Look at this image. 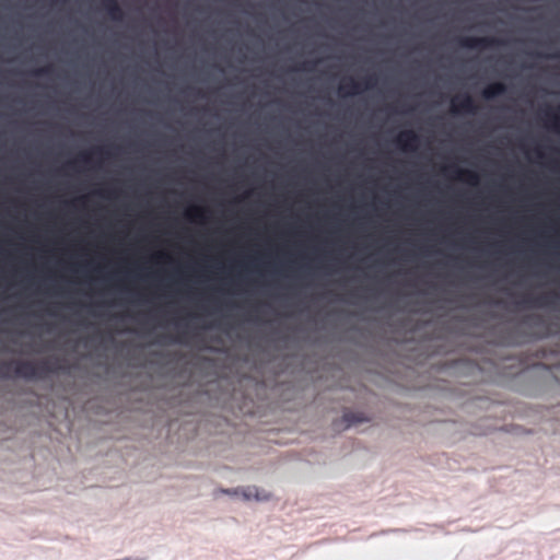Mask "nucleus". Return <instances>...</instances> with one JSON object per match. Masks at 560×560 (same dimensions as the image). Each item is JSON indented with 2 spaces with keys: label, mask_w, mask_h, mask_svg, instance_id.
Listing matches in <instances>:
<instances>
[{
  "label": "nucleus",
  "mask_w": 560,
  "mask_h": 560,
  "mask_svg": "<svg viewBox=\"0 0 560 560\" xmlns=\"http://www.w3.org/2000/svg\"><path fill=\"white\" fill-rule=\"evenodd\" d=\"M343 421L346 422V428H349L357 423L363 422L364 419L359 413L346 412L343 415Z\"/></svg>",
  "instance_id": "ddd939ff"
},
{
  "label": "nucleus",
  "mask_w": 560,
  "mask_h": 560,
  "mask_svg": "<svg viewBox=\"0 0 560 560\" xmlns=\"http://www.w3.org/2000/svg\"><path fill=\"white\" fill-rule=\"evenodd\" d=\"M546 58H549V59H560V52L552 54V55H547Z\"/></svg>",
  "instance_id": "6ab92c4d"
},
{
  "label": "nucleus",
  "mask_w": 560,
  "mask_h": 560,
  "mask_svg": "<svg viewBox=\"0 0 560 560\" xmlns=\"http://www.w3.org/2000/svg\"><path fill=\"white\" fill-rule=\"evenodd\" d=\"M451 109L454 114H475L477 110V106L474 98L469 94H465L462 96H456L452 100Z\"/></svg>",
  "instance_id": "20e7f679"
},
{
  "label": "nucleus",
  "mask_w": 560,
  "mask_h": 560,
  "mask_svg": "<svg viewBox=\"0 0 560 560\" xmlns=\"http://www.w3.org/2000/svg\"><path fill=\"white\" fill-rule=\"evenodd\" d=\"M103 9L113 21H121L124 12L117 0H102Z\"/></svg>",
  "instance_id": "1a4fd4ad"
},
{
  "label": "nucleus",
  "mask_w": 560,
  "mask_h": 560,
  "mask_svg": "<svg viewBox=\"0 0 560 560\" xmlns=\"http://www.w3.org/2000/svg\"><path fill=\"white\" fill-rule=\"evenodd\" d=\"M458 44L469 49H488L501 45L502 42L494 37H462Z\"/></svg>",
  "instance_id": "7ed1b4c3"
},
{
  "label": "nucleus",
  "mask_w": 560,
  "mask_h": 560,
  "mask_svg": "<svg viewBox=\"0 0 560 560\" xmlns=\"http://www.w3.org/2000/svg\"><path fill=\"white\" fill-rule=\"evenodd\" d=\"M444 170L452 171L457 179L466 182L470 185H477L479 182V176L476 172L469 170H462L457 166H447Z\"/></svg>",
  "instance_id": "0eeeda50"
},
{
  "label": "nucleus",
  "mask_w": 560,
  "mask_h": 560,
  "mask_svg": "<svg viewBox=\"0 0 560 560\" xmlns=\"http://www.w3.org/2000/svg\"><path fill=\"white\" fill-rule=\"evenodd\" d=\"M50 368L48 362L42 361L34 363L31 361H14V375L25 380H36L40 377L42 372H48Z\"/></svg>",
  "instance_id": "f257e3e1"
},
{
  "label": "nucleus",
  "mask_w": 560,
  "mask_h": 560,
  "mask_svg": "<svg viewBox=\"0 0 560 560\" xmlns=\"http://www.w3.org/2000/svg\"><path fill=\"white\" fill-rule=\"evenodd\" d=\"M203 213H205V210L202 208H199V207H194V208H190L188 211H187V217L190 219V220H196V219H201L203 217Z\"/></svg>",
  "instance_id": "4468645a"
},
{
  "label": "nucleus",
  "mask_w": 560,
  "mask_h": 560,
  "mask_svg": "<svg viewBox=\"0 0 560 560\" xmlns=\"http://www.w3.org/2000/svg\"><path fill=\"white\" fill-rule=\"evenodd\" d=\"M375 84V80L373 77H368L363 80V82L355 81L353 78H349L345 80L339 85V92L341 95L351 96L359 94L364 89H371Z\"/></svg>",
  "instance_id": "f03ea898"
},
{
  "label": "nucleus",
  "mask_w": 560,
  "mask_h": 560,
  "mask_svg": "<svg viewBox=\"0 0 560 560\" xmlns=\"http://www.w3.org/2000/svg\"><path fill=\"white\" fill-rule=\"evenodd\" d=\"M557 295L555 293H546L538 295L536 298H525L518 302L520 305H523L528 308L533 307H545L553 304L552 299Z\"/></svg>",
  "instance_id": "423d86ee"
},
{
  "label": "nucleus",
  "mask_w": 560,
  "mask_h": 560,
  "mask_svg": "<svg viewBox=\"0 0 560 560\" xmlns=\"http://www.w3.org/2000/svg\"><path fill=\"white\" fill-rule=\"evenodd\" d=\"M91 159V154L90 153H86V152H83L79 155L78 160L74 161V162H69L68 163V166H73L77 162H83V163H88Z\"/></svg>",
  "instance_id": "a211bd4d"
},
{
  "label": "nucleus",
  "mask_w": 560,
  "mask_h": 560,
  "mask_svg": "<svg viewBox=\"0 0 560 560\" xmlns=\"http://www.w3.org/2000/svg\"><path fill=\"white\" fill-rule=\"evenodd\" d=\"M54 71V68L51 66H46L43 68H38L32 71L33 75L36 77H44V75H50Z\"/></svg>",
  "instance_id": "2eb2a0df"
},
{
  "label": "nucleus",
  "mask_w": 560,
  "mask_h": 560,
  "mask_svg": "<svg viewBox=\"0 0 560 560\" xmlns=\"http://www.w3.org/2000/svg\"><path fill=\"white\" fill-rule=\"evenodd\" d=\"M506 91V88L501 82H494L489 84L482 91V97L486 100H492L499 95H502Z\"/></svg>",
  "instance_id": "9d476101"
},
{
  "label": "nucleus",
  "mask_w": 560,
  "mask_h": 560,
  "mask_svg": "<svg viewBox=\"0 0 560 560\" xmlns=\"http://www.w3.org/2000/svg\"><path fill=\"white\" fill-rule=\"evenodd\" d=\"M14 374V361H0V377L10 378Z\"/></svg>",
  "instance_id": "f8f14e48"
},
{
  "label": "nucleus",
  "mask_w": 560,
  "mask_h": 560,
  "mask_svg": "<svg viewBox=\"0 0 560 560\" xmlns=\"http://www.w3.org/2000/svg\"><path fill=\"white\" fill-rule=\"evenodd\" d=\"M173 341L174 342H180L182 340L179 338H177V339H174Z\"/></svg>",
  "instance_id": "4be33fe9"
},
{
  "label": "nucleus",
  "mask_w": 560,
  "mask_h": 560,
  "mask_svg": "<svg viewBox=\"0 0 560 560\" xmlns=\"http://www.w3.org/2000/svg\"><path fill=\"white\" fill-rule=\"evenodd\" d=\"M317 61H304L299 67L293 68V71H312L314 70Z\"/></svg>",
  "instance_id": "dca6fc26"
},
{
  "label": "nucleus",
  "mask_w": 560,
  "mask_h": 560,
  "mask_svg": "<svg viewBox=\"0 0 560 560\" xmlns=\"http://www.w3.org/2000/svg\"><path fill=\"white\" fill-rule=\"evenodd\" d=\"M103 9L113 21H121L124 12L117 0H102Z\"/></svg>",
  "instance_id": "6e6552de"
},
{
  "label": "nucleus",
  "mask_w": 560,
  "mask_h": 560,
  "mask_svg": "<svg viewBox=\"0 0 560 560\" xmlns=\"http://www.w3.org/2000/svg\"><path fill=\"white\" fill-rule=\"evenodd\" d=\"M396 143L405 151H413L419 145V136L413 130H405L398 135Z\"/></svg>",
  "instance_id": "39448f33"
},
{
  "label": "nucleus",
  "mask_w": 560,
  "mask_h": 560,
  "mask_svg": "<svg viewBox=\"0 0 560 560\" xmlns=\"http://www.w3.org/2000/svg\"><path fill=\"white\" fill-rule=\"evenodd\" d=\"M545 117L548 125L556 131H560V104L553 110L548 108L545 110Z\"/></svg>",
  "instance_id": "9b49d317"
},
{
  "label": "nucleus",
  "mask_w": 560,
  "mask_h": 560,
  "mask_svg": "<svg viewBox=\"0 0 560 560\" xmlns=\"http://www.w3.org/2000/svg\"><path fill=\"white\" fill-rule=\"evenodd\" d=\"M244 495L247 498V499H250V498H255L256 500H262V499H267V497H259L258 494V490L257 488L253 487V488H248L245 492H244Z\"/></svg>",
  "instance_id": "f3484780"
},
{
  "label": "nucleus",
  "mask_w": 560,
  "mask_h": 560,
  "mask_svg": "<svg viewBox=\"0 0 560 560\" xmlns=\"http://www.w3.org/2000/svg\"><path fill=\"white\" fill-rule=\"evenodd\" d=\"M68 0H51L54 3H66Z\"/></svg>",
  "instance_id": "aec40b11"
},
{
  "label": "nucleus",
  "mask_w": 560,
  "mask_h": 560,
  "mask_svg": "<svg viewBox=\"0 0 560 560\" xmlns=\"http://www.w3.org/2000/svg\"><path fill=\"white\" fill-rule=\"evenodd\" d=\"M96 152L102 153V154L106 153L103 149H97Z\"/></svg>",
  "instance_id": "412c9836"
}]
</instances>
